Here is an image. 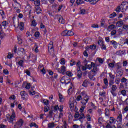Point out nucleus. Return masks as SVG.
Here are the masks:
<instances>
[{"mask_svg":"<svg viewBox=\"0 0 128 128\" xmlns=\"http://www.w3.org/2000/svg\"><path fill=\"white\" fill-rule=\"evenodd\" d=\"M76 100L78 102L82 100V104H84V106H86L88 102V101L90 100V97L88 96V94H86V92L84 91L81 92L80 95L77 96Z\"/></svg>","mask_w":128,"mask_h":128,"instance_id":"nucleus-1","label":"nucleus"},{"mask_svg":"<svg viewBox=\"0 0 128 128\" xmlns=\"http://www.w3.org/2000/svg\"><path fill=\"white\" fill-rule=\"evenodd\" d=\"M76 100H74V98L71 97L69 101V106L70 108V110H74V108H75V110L76 111L78 110V107H76Z\"/></svg>","mask_w":128,"mask_h":128,"instance_id":"nucleus-2","label":"nucleus"},{"mask_svg":"<svg viewBox=\"0 0 128 128\" xmlns=\"http://www.w3.org/2000/svg\"><path fill=\"white\" fill-rule=\"evenodd\" d=\"M12 113L11 115H10V114H8L6 115V118L8 122L11 123L13 122L16 118V113H14V111L12 110Z\"/></svg>","mask_w":128,"mask_h":128,"instance_id":"nucleus-3","label":"nucleus"},{"mask_svg":"<svg viewBox=\"0 0 128 128\" xmlns=\"http://www.w3.org/2000/svg\"><path fill=\"white\" fill-rule=\"evenodd\" d=\"M92 64L93 69L91 70L90 72V74H92V72H93V74H94V76H96V74H98V72L99 69L98 68V66H96V64H94V62H92Z\"/></svg>","mask_w":128,"mask_h":128,"instance_id":"nucleus-4","label":"nucleus"},{"mask_svg":"<svg viewBox=\"0 0 128 128\" xmlns=\"http://www.w3.org/2000/svg\"><path fill=\"white\" fill-rule=\"evenodd\" d=\"M48 50L50 54H54V42L52 41L48 44Z\"/></svg>","mask_w":128,"mask_h":128,"instance_id":"nucleus-5","label":"nucleus"},{"mask_svg":"<svg viewBox=\"0 0 128 128\" xmlns=\"http://www.w3.org/2000/svg\"><path fill=\"white\" fill-rule=\"evenodd\" d=\"M116 90H118V86L116 85H112L110 92L113 96H116L117 94L116 92Z\"/></svg>","mask_w":128,"mask_h":128,"instance_id":"nucleus-6","label":"nucleus"},{"mask_svg":"<svg viewBox=\"0 0 128 128\" xmlns=\"http://www.w3.org/2000/svg\"><path fill=\"white\" fill-rule=\"evenodd\" d=\"M22 124H24V120L20 118L16 122V124L14 126V128H22Z\"/></svg>","mask_w":128,"mask_h":128,"instance_id":"nucleus-7","label":"nucleus"},{"mask_svg":"<svg viewBox=\"0 0 128 128\" xmlns=\"http://www.w3.org/2000/svg\"><path fill=\"white\" fill-rule=\"evenodd\" d=\"M3 29L2 26L0 24V45L2 44V40L6 36V34L2 32Z\"/></svg>","mask_w":128,"mask_h":128,"instance_id":"nucleus-8","label":"nucleus"},{"mask_svg":"<svg viewBox=\"0 0 128 128\" xmlns=\"http://www.w3.org/2000/svg\"><path fill=\"white\" fill-rule=\"evenodd\" d=\"M58 72L62 74H64L66 72V68L64 66H62L60 68L58 69Z\"/></svg>","mask_w":128,"mask_h":128,"instance_id":"nucleus-9","label":"nucleus"},{"mask_svg":"<svg viewBox=\"0 0 128 128\" xmlns=\"http://www.w3.org/2000/svg\"><path fill=\"white\" fill-rule=\"evenodd\" d=\"M20 94L21 96V98L22 100H28V94H26V92L24 91H22L20 92Z\"/></svg>","mask_w":128,"mask_h":128,"instance_id":"nucleus-10","label":"nucleus"},{"mask_svg":"<svg viewBox=\"0 0 128 128\" xmlns=\"http://www.w3.org/2000/svg\"><path fill=\"white\" fill-rule=\"evenodd\" d=\"M116 120L118 124H122V114H118V116L116 118Z\"/></svg>","mask_w":128,"mask_h":128,"instance_id":"nucleus-11","label":"nucleus"},{"mask_svg":"<svg viewBox=\"0 0 128 128\" xmlns=\"http://www.w3.org/2000/svg\"><path fill=\"white\" fill-rule=\"evenodd\" d=\"M116 28L114 24H110L108 26L107 28L108 32H111L112 30H114Z\"/></svg>","mask_w":128,"mask_h":128,"instance_id":"nucleus-12","label":"nucleus"},{"mask_svg":"<svg viewBox=\"0 0 128 128\" xmlns=\"http://www.w3.org/2000/svg\"><path fill=\"white\" fill-rule=\"evenodd\" d=\"M77 70V76L78 78H80L82 76V70H80V68H78Z\"/></svg>","mask_w":128,"mask_h":128,"instance_id":"nucleus-13","label":"nucleus"},{"mask_svg":"<svg viewBox=\"0 0 128 128\" xmlns=\"http://www.w3.org/2000/svg\"><path fill=\"white\" fill-rule=\"evenodd\" d=\"M124 24V22L122 20H120L119 21L117 22L116 23V26H118V28H120Z\"/></svg>","mask_w":128,"mask_h":128,"instance_id":"nucleus-14","label":"nucleus"},{"mask_svg":"<svg viewBox=\"0 0 128 128\" xmlns=\"http://www.w3.org/2000/svg\"><path fill=\"white\" fill-rule=\"evenodd\" d=\"M104 84L105 86H102V88H104V89L108 88V79L104 78Z\"/></svg>","mask_w":128,"mask_h":128,"instance_id":"nucleus-15","label":"nucleus"},{"mask_svg":"<svg viewBox=\"0 0 128 128\" xmlns=\"http://www.w3.org/2000/svg\"><path fill=\"white\" fill-rule=\"evenodd\" d=\"M56 128H68V124H66V122L64 120L63 122V126H57Z\"/></svg>","mask_w":128,"mask_h":128,"instance_id":"nucleus-16","label":"nucleus"},{"mask_svg":"<svg viewBox=\"0 0 128 128\" xmlns=\"http://www.w3.org/2000/svg\"><path fill=\"white\" fill-rule=\"evenodd\" d=\"M24 24L22 22H20V24L18 25V28L20 30H24Z\"/></svg>","mask_w":128,"mask_h":128,"instance_id":"nucleus-17","label":"nucleus"},{"mask_svg":"<svg viewBox=\"0 0 128 128\" xmlns=\"http://www.w3.org/2000/svg\"><path fill=\"white\" fill-rule=\"evenodd\" d=\"M110 44H112L114 48H118V43L116 42L114 40H112L110 42Z\"/></svg>","mask_w":128,"mask_h":128,"instance_id":"nucleus-18","label":"nucleus"},{"mask_svg":"<svg viewBox=\"0 0 128 128\" xmlns=\"http://www.w3.org/2000/svg\"><path fill=\"white\" fill-rule=\"evenodd\" d=\"M14 2V4H12L14 8H20V4L18 2L16 1Z\"/></svg>","mask_w":128,"mask_h":128,"instance_id":"nucleus-19","label":"nucleus"},{"mask_svg":"<svg viewBox=\"0 0 128 128\" xmlns=\"http://www.w3.org/2000/svg\"><path fill=\"white\" fill-rule=\"evenodd\" d=\"M58 20L60 24H64V18L60 16H58Z\"/></svg>","mask_w":128,"mask_h":128,"instance_id":"nucleus-20","label":"nucleus"},{"mask_svg":"<svg viewBox=\"0 0 128 128\" xmlns=\"http://www.w3.org/2000/svg\"><path fill=\"white\" fill-rule=\"evenodd\" d=\"M72 88H74V86H72V84L71 83L70 85V88L68 90V94H72Z\"/></svg>","mask_w":128,"mask_h":128,"instance_id":"nucleus-21","label":"nucleus"},{"mask_svg":"<svg viewBox=\"0 0 128 128\" xmlns=\"http://www.w3.org/2000/svg\"><path fill=\"white\" fill-rule=\"evenodd\" d=\"M36 12L38 14H40L42 12V8L40 6H37L36 8Z\"/></svg>","mask_w":128,"mask_h":128,"instance_id":"nucleus-22","label":"nucleus"},{"mask_svg":"<svg viewBox=\"0 0 128 128\" xmlns=\"http://www.w3.org/2000/svg\"><path fill=\"white\" fill-rule=\"evenodd\" d=\"M126 52V50H119L116 52V54H118V56H120L121 54H124Z\"/></svg>","mask_w":128,"mask_h":128,"instance_id":"nucleus-23","label":"nucleus"},{"mask_svg":"<svg viewBox=\"0 0 128 128\" xmlns=\"http://www.w3.org/2000/svg\"><path fill=\"white\" fill-rule=\"evenodd\" d=\"M92 73H90L89 74H88V78H90V80H96V78H94V74H93L92 75Z\"/></svg>","mask_w":128,"mask_h":128,"instance_id":"nucleus-24","label":"nucleus"},{"mask_svg":"<svg viewBox=\"0 0 128 128\" xmlns=\"http://www.w3.org/2000/svg\"><path fill=\"white\" fill-rule=\"evenodd\" d=\"M105 116L109 118L110 116V110L108 108H106L105 110Z\"/></svg>","mask_w":128,"mask_h":128,"instance_id":"nucleus-25","label":"nucleus"},{"mask_svg":"<svg viewBox=\"0 0 128 128\" xmlns=\"http://www.w3.org/2000/svg\"><path fill=\"white\" fill-rule=\"evenodd\" d=\"M2 24L4 28H6V26L8 24V21H3L2 23Z\"/></svg>","mask_w":128,"mask_h":128,"instance_id":"nucleus-26","label":"nucleus"},{"mask_svg":"<svg viewBox=\"0 0 128 128\" xmlns=\"http://www.w3.org/2000/svg\"><path fill=\"white\" fill-rule=\"evenodd\" d=\"M48 128H54V123L50 122L48 124Z\"/></svg>","mask_w":128,"mask_h":128,"instance_id":"nucleus-27","label":"nucleus"},{"mask_svg":"<svg viewBox=\"0 0 128 128\" xmlns=\"http://www.w3.org/2000/svg\"><path fill=\"white\" fill-rule=\"evenodd\" d=\"M74 32L72 30H67V36H74Z\"/></svg>","mask_w":128,"mask_h":128,"instance_id":"nucleus-28","label":"nucleus"},{"mask_svg":"<svg viewBox=\"0 0 128 128\" xmlns=\"http://www.w3.org/2000/svg\"><path fill=\"white\" fill-rule=\"evenodd\" d=\"M34 4L36 6H40V0H36L34 1Z\"/></svg>","mask_w":128,"mask_h":128,"instance_id":"nucleus-29","label":"nucleus"},{"mask_svg":"<svg viewBox=\"0 0 128 128\" xmlns=\"http://www.w3.org/2000/svg\"><path fill=\"white\" fill-rule=\"evenodd\" d=\"M88 80H85L82 84L83 86H84V88H86L88 86Z\"/></svg>","mask_w":128,"mask_h":128,"instance_id":"nucleus-30","label":"nucleus"},{"mask_svg":"<svg viewBox=\"0 0 128 128\" xmlns=\"http://www.w3.org/2000/svg\"><path fill=\"white\" fill-rule=\"evenodd\" d=\"M26 10H28L29 14H32V6L28 5L26 6Z\"/></svg>","mask_w":128,"mask_h":128,"instance_id":"nucleus-31","label":"nucleus"},{"mask_svg":"<svg viewBox=\"0 0 128 128\" xmlns=\"http://www.w3.org/2000/svg\"><path fill=\"white\" fill-rule=\"evenodd\" d=\"M110 124H114L116 121V118L114 117H110Z\"/></svg>","mask_w":128,"mask_h":128,"instance_id":"nucleus-32","label":"nucleus"},{"mask_svg":"<svg viewBox=\"0 0 128 128\" xmlns=\"http://www.w3.org/2000/svg\"><path fill=\"white\" fill-rule=\"evenodd\" d=\"M18 50L19 52H22L23 54H26V50H24V48H18Z\"/></svg>","mask_w":128,"mask_h":128,"instance_id":"nucleus-33","label":"nucleus"},{"mask_svg":"<svg viewBox=\"0 0 128 128\" xmlns=\"http://www.w3.org/2000/svg\"><path fill=\"white\" fill-rule=\"evenodd\" d=\"M43 104H45V106H48V104L50 103V101L48 100L44 99L42 101Z\"/></svg>","mask_w":128,"mask_h":128,"instance_id":"nucleus-34","label":"nucleus"},{"mask_svg":"<svg viewBox=\"0 0 128 128\" xmlns=\"http://www.w3.org/2000/svg\"><path fill=\"white\" fill-rule=\"evenodd\" d=\"M60 82H62V84H66V77H62Z\"/></svg>","mask_w":128,"mask_h":128,"instance_id":"nucleus-35","label":"nucleus"},{"mask_svg":"<svg viewBox=\"0 0 128 128\" xmlns=\"http://www.w3.org/2000/svg\"><path fill=\"white\" fill-rule=\"evenodd\" d=\"M121 8H122L123 12H125L128 8V6L124 4V6H122Z\"/></svg>","mask_w":128,"mask_h":128,"instance_id":"nucleus-36","label":"nucleus"},{"mask_svg":"<svg viewBox=\"0 0 128 128\" xmlns=\"http://www.w3.org/2000/svg\"><path fill=\"white\" fill-rule=\"evenodd\" d=\"M34 52H38V44H36V43H34Z\"/></svg>","mask_w":128,"mask_h":128,"instance_id":"nucleus-37","label":"nucleus"},{"mask_svg":"<svg viewBox=\"0 0 128 128\" xmlns=\"http://www.w3.org/2000/svg\"><path fill=\"white\" fill-rule=\"evenodd\" d=\"M114 16H116V13L114 12L110 15L109 18H114Z\"/></svg>","mask_w":128,"mask_h":128,"instance_id":"nucleus-38","label":"nucleus"},{"mask_svg":"<svg viewBox=\"0 0 128 128\" xmlns=\"http://www.w3.org/2000/svg\"><path fill=\"white\" fill-rule=\"evenodd\" d=\"M76 2L77 4H84V1L82 0H76Z\"/></svg>","mask_w":128,"mask_h":128,"instance_id":"nucleus-39","label":"nucleus"},{"mask_svg":"<svg viewBox=\"0 0 128 128\" xmlns=\"http://www.w3.org/2000/svg\"><path fill=\"white\" fill-rule=\"evenodd\" d=\"M59 98L60 102H64V96L61 94H59Z\"/></svg>","mask_w":128,"mask_h":128,"instance_id":"nucleus-40","label":"nucleus"},{"mask_svg":"<svg viewBox=\"0 0 128 128\" xmlns=\"http://www.w3.org/2000/svg\"><path fill=\"white\" fill-rule=\"evenodd\" d=\"M66 74L68 76H72V72H70V71H67Z\"/></svg>","mask_w":128,"mask_h":128,"instance_id":"nucleus-41","label":"nucleus"},{"mask_svg":"<svg viewBox=\"0 0 128 128\" xmlns=\"http://www.w3.org/2000/svg\"><path fill=\"white\" fill-rule=\"evenodd\" d=\"M121 10H122V6H118L116 9V12H120Z\"/></svg>","mask_w":128,"mask_h":128,"instance_id":"nucleus-42","label":"nucleus"},{"mask_svg":"<svg viewBox=\"0 0 128 128\" xmlns=\"http://www.w3.org/2000/svg\"><path fill=\"white\" fill-rule=\"evenodd\" d=\"M18 66H24V60H20L18 62Z\"/></svg>","mask_w":128,"mask_h":128,"instance_id":"nucleus-43","label":"nucleus"},{"mask_svg":"<svg viewBox=\"0 0 128 128\" xmlns=\"http://www.w3.org/2000/svg\"><path fill=\"white\" fill-rule=\"evenodd\" d=\"M76 64V61H74V60H70V66H74V64Z\"/></svg>","mask_w":128,"mask_h":128,"instance_id":"nucleus-44","label":"nucleus"},{"mask_svg":"<svg viewBox=\"0 0 128 128\" xmlns=\"http://www.w3.org/2000/svg\"><path fill=\"white\" fill-rule=\"evenodd\" d=\"M60 64H66V60H64V58H62L60 60Z\"/></svg>","mask_w":128,"mask_h":128,"instance_id":"nucleus-45","label":"nucleus"},{"mask_svg":"<svg viewBox=\"0 0 128 128\" xmlns=\"http://www.w3.org/2000/svg\"><path fill=\"white\" fill-rule=\"evenodd\" d=\"M18 44H22V38L20 36L18 37Z\"/></svg>","mask_w":128,"mask_h":128,"instance_id":"nucleus-46","label":"nucleus"},{"mask_svg":"<svg viewBox=\"0 0 128 128\" xmlns=\"http://www.w3.org/2000/svg\"><path fill=\"white\" fill-rule=\"evenodd\" d=\"M99 94L100 96H101L104 98L106 96V92L104 91L102 92H100Z\"/></svg>","mask_w":128,"mask_h":128,"instance_id":"nucleus-47","label":"nucleus"},{"mask_svg":"<svg viewBox=\"0 0 128 128\" xmlns=\"http://www.w3.org/2000/svg\"><path fill=\"white\" fill-rule=\"evenodd\" d=\"M86 118V116H84V114H79V118L80 120H82V118Z\"/></svg>","mask_w":128,"mask_h":128,"instance_id":"nucleus-48","label":"nucleus"},{"mask_svg":"<svg viewBox=\"0 0 128 128\" xmlns=\"http://www.w3.org/2000/svg\"><path fill=\"white\" fill-rule=\"evenodd\" d=\"M63 109H64V106L62 105H60L58 107V110L60 112H62L64 111Z\"/></svg>","mask_w":128,"mask_h":128,"instance_id":"nucleus-49","label":"nucleus"},{"mask_svg":"<svg viewBox=\"0 0 128 128\" xmlns=\"http://www.w3.org/2000/svg\"><path fill=\"white\" fill-rule=\"evenodd\" d=\"M98 44H99V46H102V44H104V41H102V40H100L98 41Z\"/></svg>","mask_w":128,"mask_h":128,"instance_id":"nucleus-50","label":"nucleus"},{"mask_svg":"<svg viewBox=\"0 0 128 128\" xmlns=\"http://www.w3.org/2000/svg\"><path fill=\"white\" fill-rule=\"evenodd\" d=\"M61 35L62 36H67V30H65L63 31L61 33Z\"/></svg>","mask_w":128,"mask_h":128,"instance_id":"nucleus-51","label":"nucleus"},{"mask_svg":"<svg viewBox=\"0 0 128 128\" xmlns=\"http://www.w3.org/2000/svg\"><path fill=\"white\" fill-rule=\"evenodd\" d=\"M122 28H123V30H128V24H124Z\"/></svg>","mask_w":128,"mask_h":128,"instance_id":"nucleus-52","label":"nucleus"},{"mask_svg":"<svg viewBox=\"0 0 128 128\" xmlns=\"http://www.w3.org/2000/svg\"><path fill=\"white\" fill-rule=\"evenodd\" d=\"M128 82V79L124 77L122 78L121 79V82Z\"/></svg>","mask_w":128,"mask_h":128,"instance_id":"nucleus-53","label":"nucleus"},{"mask_svg":"<svg viewBox=\"0 0 128 128\" xmlns=\"http://www.w3.org/2000/svg\"><path fill=\"white\" fill-rule=\"evenodd\" d=\"M62 116H64V114L62 112H60L59 114V116H58V119L57 120L56 122H58V120H60V118H62Z\"/></svg>","mask_w":128,"mask_h":128,"instance_id":"nucleus-54","label":"nucleus"},{"mask_svg":"<svg viewBox=\"0 0 128 128\" xmlns=\"http://www.w3.org/2000/svg\"><path fill=\"white\" fill-rule=\"evenodd\" d=\"M91 26L94 28H98V24H92Z\"/></svg>","mask_w":128,"mask_h":128,"instance_id":"nucleus-55","label":"nucleus"},{"mask_svg":"<svg viewBox=\"0 0 128 128\" xmlns=\"http://www.w3.org/2000/svg\"><path fill=\"white\" fill-rule=\"evenodd\" d=\"M86 118H87V120L88 122H90L91 120H92V118H90V115L89 114L86 115Z\"/></svg>","mask_w":128,"mask_h":128,"instance_id":"nucleus-56","label":"nucleus"},{"mask_svg":"<svg viewBox=\"0 0 128 128\" xmlns=\"http://www.w3.org/2000/svg\"><path fill=\"white\" fill-rule=\"evenodd\" d=\"M31 26H36V20H33L32 21Z\"/></svg>","mask_w":128,"mask_h":128,"instance_id":"nucleus-57","label":"nucleus"},{"mask_svg":"<svg viewBox=\"0 0 128 128\" xmlns=\"http://www.w3.org/2000/svg\"><path fill=\"white\" fill-rule=\"evenodd\" d=\"M90 48V50H96V46L95 44L91 45Z\"/></svg>","mask_w":128,"mask_h":128,"instance_id":"nucleus-58","label":"nucleus"},{"mask_svg":"<svg viewBox=\"0 0 128 128\" xmlns=\"http://www.w3.org/2000/svg\"><path fill=\"white\" fill-rule=\"evenodd\" d=\"M86 67L88 70H92V62L90 64L87 65Z\"/></svg>","mask_w":128,"mask_h":128,"instance_id":"nucleus-59","label":"nucleus"},{"mask_svg":"<svg viewBox=\"0 0 128 128\" xmlns=\"http://www.w3.org/2000/svg\"><path fill=\"white\" fill-rule=\"evenodd\" d=\"M108 66H110V68H112L114 66V62L110 63L108 64Z\"/></svg>","mask_w":128,"mask_h":128,"instance_id":"nucleus-60","label":"nucleus"},{"mask_svg":"<svg viewBox=\"0 0 128 128\" xmlns=\"http://www.w3.org/2000/svg\"><path fill=\"white\" fill-rule=\"evenodd\" d=\"M122 66H128V61L124 60L122 62Z\"/></svg>","mask_w":128,"mask_h":128,"instance_id":"nucleus-61","label":"nucleus"},{"mask_svg":"<svg viewBox=\"0 0 128 128\" xmlns=\"http://www.w3.org/2000/svg\"><path fill=\"white\" fill-rule=\"evenodd\" d=\"M121 94L124 96H125L126 94V90H122L121 91Z\"/></svg>","mask_w":128,"mask_h":128,"instance_id":"nucleus-62","label":"nucleus"},{"mask_svg":"<svg viewBox=\"0 0 128 128\" xmlns=\"http://www.w3.org/2000/svg\"><path fill=\"white\" fill-rule=\"evenodd\" d=\"M116 34V30H113L111 32V36H115Z\"/></svg>","mask_w":128,"mask_h":128,"instance_id":"nucleus-63","label":"nucleus"},{"mask_svg":"<svg viewBox=\"0 0 128 128\" xmlns=\"http://www.w3.org/2000/svg\"><path fill=\"white\" fill-rule=\"evenodd\" d=\"M34 36L36 38H38L40 36V32H36L34 33Z\"/></svg>","mask_w":128,"mask_h":128,"instance_id":"nucleus-64","label":"nucleus"}]
</instances>
